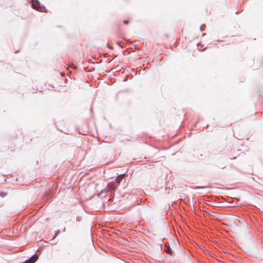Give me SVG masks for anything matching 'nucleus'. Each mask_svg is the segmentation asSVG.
<instances>
[{"mask_svg":"<svg viewBox=\"0 0 263 263\" xmlns=\"http://www.w3.org/2000/svg\"><path fill=\"white\" fill-rule=\"evenodd\" d=\"M32 7L37 11L42 12L44 11V8L40 6V2L37 0H32Z\"/></svg>","mask_w":263,"mask_h":263,"instance_id":"obj_1","label":"nucleus"},{"mask_svg":"<svg viewBox=\"0 0 263 263\" xmlns=\"http://www.w3.org/2000/svg\"><path fill=\"white\" fill-rule=\"evenodd\" d=\"M116 188L114 183H110L107 186V189L108 191L114 190Z\"/></svg>","mask_w":263,"mask_h":263,"instance_id":"obj_4","label":"nucleus"},{"mask_svg":"<svg viewBox=\"0 0 263 263\" xmlns=\"http://www.w3.org/2000/svg\"><path fill=\"white\" fill-rule=\"evenodd\" d=\"M124 174H121L119 175L116 179V182L118 184L120 183V182L124 179Z\"/></svg>","mask_w":263,"mask_h":263,"instance_id":"obj_3","label":"nucleus"},{"mask_svg":"<svg viewBox=\"0 0 263 263\" xmlns=\"http://www.w3.org/2000/svg\"><path fill=\"white\" fill-rule=\"evenodd\" d=\"M7 194L6 193H4V192L0 193V197L3 198V197H5L7 195Z\"/></svg>","mask_w":263,"mask_h":263,"instance_id":"obj_5","label":"nucleus"},{"mask_svg":"<svg viewBox=\"0 0 263 263\" xmlns=\"http://www.w3.org/2000/svg\"><path fill=\"white\" fill-rule=\"evenodd\" d=\"M128 23H129V22H128V21H123V23H124V24H125V25L128 24Z\"/></svg>","mask_w":263,"mask_h":263,"instance_id":"obj_6","label":"nucleus"},{"mask_svg":"<svg viewBox=\"0 0 263 263\" xmlns=\"http://www.w3.org/2000/svg\"><path fill=\"white\" fill-rule=\"evenodd\" d=\"M38 259V256L36 254H34L28 259L25 261V263H34Z\"/></svg>","mask_w":263,"mask_h":263,"instance_id":"obj_2","label":"nucleus"}]
</instances>
